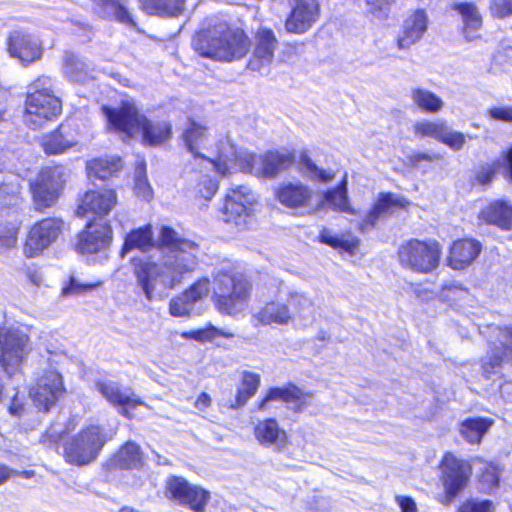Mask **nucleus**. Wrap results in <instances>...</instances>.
<instances>
[{"mask_svg": "<svg viewBox=\"0 0 512 512\" xmlns=\"http://www.w3.org/2000/svg\"><path fill=\"white\" fill-rule=\"evenodd\" d=\"M303 298L296 293L289 295L288 303H282L275 300L267 301L254 315L253 318L257 325H287L293 320L291 308L300 312L303 310Z\"/></svg>", "mask_w": 512, "mask_h": 512, "instance_id": "20", "label": "nucleus"}, {"mask_svg": "<svg viewBox=\"0 0 512 512\" xmlns=\"http://www.w3.org/2000/svg\"><path fill=\"white\" fill-rule=\"evenodd\" d=\"M9 55L18 59L23 65L39 61L43 55V47L39 39L24 31H13L6 39Z\"/></svg>", "mask_w": 512, "mask_h": 512, "instance_id": "24", "label": "nucleus"}, {"mask_svg": "<svg viewBox=\"0 0 512 512\" xmlns=\"http://www.w3.org/2000/svg\"><path fill=\"white\" fill-rule=\"evenodd\" d=\"M211 403H212V399H211L210 395L206 392H201L199 394V396L197 397V399L195 400L194 406L197 409L204 411L205 409H207L208 407L211 406Z\"/></svg>", "mask_w": 512, "mask_h": 512, "instance_id": "64", "label": "nucleus"}, {"mask_svg": "<svg viewBox=\"0 0 512 512\" xmlns=\"http://www.w3.org/2000/svg\"><path fill=\"white\" fill-rule=\"evenodd\" d=\"M324 199L335 211L350 215L356 214V210L349 203L346 180H342L334 188L325 191Z\"/></svg>", "mask_w": 512, "mask_h": 512, "instance_id": "42", "label": "nucleus"}, {"mask_svg": "<svg viewBox=\"0 0 512 512\" xmlns=\"http://www.w3.org/2000/svg\"><path fill=\"white\" fill-rule=\"evenodd\" d=\"M25 403L23 398L20 396V393L17 391L10 399V403L8 405L7 411L13 416L20 418L25 413Z\"/></svg>", "mask_w": 512, "mask_h": 512, "instance_id": "61", "label": "nucleus"}, {"mask_svg": "<svg viewBox=\"0 0 512 512\" xmlns=\"http://www.w3.org/2000/svg\"><path fill=\"white\" fill-rule=\"evenodd\" d=\"M410 97L414 106L427 114H436L444 107V101L440 96L423 87L412 88Z\"/></svg>", "mask_w": 512, "mask_h": 512, "instance_id": "39", "label": "nucleus"}, {"mask_svg": "<svg viewBox=\"0 0 512 512\" xmlns=\"http://www.w3.org/2000/svg\"><path fill=\"white\" fill-rule=\"evenodd\" d=\"M29 338L19 331L0 326V370L8 377L20 372L29 353Z\"/></svg>", "mask_w": 512, "mask_h": 512, "instance_id": "13", "label": "nucleus"}, {"mask_svg": "<svg viewBox=\"0 0 512 512\" xmlns=\"http://www.w3.org/2000/svg\"><path fill=\"white\" fill-rule=\"evenodd\" d=\"M155 249V240L153 233V226L145 224L141 227L131 229L125 236L121 246V255L139 250L141 252H149Z\"/></svg>", "mask_w": 512, "mask_h": 512, "instance_id": "35", "label": "nucleus"}, {"mask_svg": "<svg viewBox=\"0 0 512 512\" xmlns=\"http://www.w3.org/2000/svg\"><path fill=\"white\" fill-rule=\"evenodd\" d=\"M95 386L103 398L128 420L135 417L134 410L146 406L145 401L131 387H122L109 380L97 381Z\"/></svg>", "mask_w": 512, "mask_h": 512, "instance_id": "17", "label": "nucleus"}, {"mask_svg": "<svg viewBox=\"0 0 512 512\" xmlns=\"http://www.w3.org/2000/svg\"><path fill=\"white\" fill-rule=\"evenodd\" d=\"M261 384V376L251 371L241 373L240 382L235 395V407L244 406L258 391Z\"/></svg>", "mask_w": 512, "mask_h": 512, "instance_id": "41", "label": "nucleus"}, {"mask_svg": "<svg viewBox=\"0 0 512 512\" xmlns=\"http://www.w3.org/2000/svg\"><path fill=\"white\" fill-rule=\"evenodd\" d=\"M279 41L271 28L261 26L254 34V47L248 61V68L252 71H261L269 67L275 57Z\"/></svg>", "mask_w": 512, "mask_h": 512, "instance_id": "25", "label": "nucleus"}, {"mask_svg": "<svg viewBox=\"0 0 512 512\" xmlns=\"http://www.w3.org/2000/svg\"><path fill=\"white\" fill-rule=\"evenodd\" d=\"M93 12L101 19H114L129 27H136L129 10L119 0H92Z\"/></svg>", "mask_w": 512, "mask_h": 512, "instance_id": "36", "label": "nucleus"}, {"mask_svg": "<svg viewBox=\"0 0 512 512\" xmlns=\"http://www.w3.org/2000/svg\"><path fill=\"white\" fill-rule=\"evenodd\" d=\"M100 110L106 119V128L124 142L135 139L138 132L141 143L146 147H161L173 138L174 128L169 119L148 118L134 100H121L117 107L102 105Z\"/></svg>", "mask_w": 512, "mask_h": 512, "instance_id": "2", "label": "nucleus"}, {"mask_svg": "<svg viewBox=\"0 0 512 512\" xmlns=\"http://www.w3.org/2000/svg\"><path fill=\"white\" fill-rule=\"evenodd\" d=\"M145 466V455L141 446L135 441L122 443L102 464L105 475L117 471H138Z\"/></svg>", "mask_w": 512, "mask_h": 512, "instance_id": "19", "label": "nucleus"}, {"mask_svg": "<svg viewBox=\"0 0 512 512\" xmlns=\"http://www.w3.org/2000/svg\"><path fill=\"white\" fill-rule=\"evenodd\" d=\"M478 218L486 225L510 231L512 230V204L504 199L493 200L480 210Z\"/></svg>", "mask_w": 512, "mask_h": 512, "instance_id": "32", "label": "nucleus"}, {"mask_svg": "<svg viewBox=\"0 0 512 512\" xmlns=\"http://www.w3.org/2000/svg\"><path fill=\"white\" fill-rule=\"evenodd\" d=\"M185 339H192L199 343L213 342L215 339L223 337L231 339L234 337V333L229 331H223L213 324L208 323L203 328L185 331L181 334Z\"/></svg>", "mask_w": 512, "mask_h": 512, "instance_id": "47", "label": "nucleus"}, {"mask_svg": "<svg viewBox=\"0 0 512 512\" xmlns=\"http://www.w3.org/2000/svg\"><path fill=\"white\" fill-rule=\"evenodd\" d=\"M133 274L148 301L154 297L158 279L163 275L159 263L151 258L135 257L131 260Z\"/></svg>", "mask_w": 512, "mask_h": 512, "instance_id": "30", "label": "nucleus"}, {"mask_svg": "<svg viewBox=\"0 0 512 512\" xmlns=\"http://www.w3.org/2000/svg\"><path fill=\"white\" fill-rule=\"evenodd\" d=\"M438 467L441 471L440 480L444 488L438 501L447 506L468 486L472 466L468 461L459 459L452 452L446 451L439 461Z\"/></svg>", "mask_w": 512, "mask_h": 512, "instance_id": "10", "label": "nucleus"}, {"mask_svg": "<svg viewBox=\"0 0 512 512\" xmlns=\"http://www.w3.org/2000/svg\"><path fill=\"white\" fill-rule=\"evenodd\" d=\"M482 244L474 238L464 237L454 240L446 257V264L453 270H465L479 257Z\"/></svg>", "mask_w": 512, "mask_h": 512, "instance_id": "27", "label": "nucleus"}, {"mask_svg": "<svg viewBox=\"0 0 512 512\" xmlns=\"http://www.w3.org/2000/svg\"><path fill=\"white\" fill-rule=\"evenodd\" d=\"M450 8L461 15L464 31L468 29L479 30L482 27V17L477 10V7L472 2H454Z\"/></svg>", "mask_w": 512, "mask_h": 512, "instance_id": "45", "label": "nucleus"}, {"mask_svg": "<svg viewBox=\"0 0 512 512\" xmlns=\"http://www.w3.org/2000/svg\"><path fill=\"white\" fill-rule=\"evenodd\" d=\"M253 282L243 270L229 266L213 275L212 302L222 315L235 316L251 300Z\"/></svg>", "mask_w": 512, "mask_h": 512, "instance_id": "5", "label": "nucleus"}, {"mask_svg": "<svg viewBox=\"0 0 512 512\" xmlns=\"http://www.w3.org/2000/svg\"><path fill=\"white\" fill-rule=\"evenodd\" d=\"M439 155H431L424 152H417L410 156V162L414 165H417L421 162H431L434 159H439Z\"/></svg>", "mask_w": 512, "mask_h": 512, "instance_id": "63", "label": "nucleus"}, {"mask_svg": "<svg viewBox=\"0 0 512 512\" xmlns=\"http://www.w3.org/2000/svg\"><path fill=\"white\" fill-rule=\"evenodd\" d=\"M21 222L0 223V247L10 249L16 246Z\"/></svg>", "mask_w": 512, "mask_h": 512, "instance_id": "51", "label": "nucleus"}, {"mask_svg": "<svg viewBox=\"0 0 512 512\" xmlns=\"http://www.w3.org/2000/svg\"><path fill=\"white\" fill-rule=\"evenodd\" d=\"M410 202L402 196L392 192H380L365 216L360 220L357 229L366 233L374 229L381 218H385L398 210H406Z\"/></svg>", "mask_w": 512, "mask_h": 512, "instance_id": "18", "label": "nucleus"}, {"mask_svg": "<svg viewBox=\"0 0 512 512\" xmlns=\"http://www.w3.org/2000/svg\"><path fill=\"white\" fill-rule=\"evenodd\" d=\"M253 202L250 193L245 186L229 188L223 198L221 213L226 223L240 225L252 213Z\"/></svg>", "mask_w": 512, "mask_h": 512, "instance_id": "22", "label": "nucleus"}, {"mask_svg": "<svg viewBox=\"0 0 512 512\" xmlns=\"http://www.w3.org/2000/svg\"><path fill=\"white\" fill-rule=\"evenodd\" d=\"M396 257L402 268L418 274H429L440 265L442 246L434 238H410L401 243Z\"/></svg>", "mask_w": 512, "mask_h": 512, "instance_id": "8", "label": "nucleus"}, {"mask_svg": "<svg viewBox=\"0 0 512 512\" xmlns=\"http://www.w3.org/2000/svg\"><path fill=\"white\" fill-rule=\"evenodd\" d=\"M253 434L258 443L264 447L276 446L283 449L290 444L288 433L274 417L259 420L253 428Z\"/></svg>", "mask_w": 512, "mask_h": 512, "instance_id": "31", "label": "nucleus"}, {"mask_svg": "<svg viewBox=\"0 0 512 512\" xmlns=\"http://www.w3.org/2000/svg\"><path fill=\"white\" fill-rule=\"evenodd\" d=\"M401 512H418L415 500L411 496L398 495L395 497Z\"/></svg>", "mask_w": 512, "mask_h": 512, "instance_id": "62", "label": "nucleus"}, {"mask_svg": "<svg viewBox=\"0 0 512 512\" xmlns=\"http://www.w3.org/2000/svg\"><path fill=\"white\" fill-rule=\"evenodd\" d=\"M311 393L301 389L293 382H288L282 387H270L264 396L257 401L255 408L258 411H266L271 401H282L283 403H293L294 413L303 412L310 404Z\"/></svg>", "mask_w": 512, "mask_h": 512, "instance_id": "21", "label": "nucleus"}, {"mask_svg": "<svg viewBox=\"0 0 512 512\" xmlns=\"http://www.w3.org/2000/svg\"><path fill=\"white\" fill-rule=\"evenodd\" d=\"M124 162L118 155H104L86 162L85 169L88 178L107 181L122 171Z\"/></svg>", "mask_w": 512, "mask_h": 512, "instance_id": "33", "label": "nucleus"}, {"mask_svg": "<svg viewBox=\"0 0 512 512\" xmlns=\"http://www.w3.org/2000/svg\"><path fill=\"white\" fill-rule=\"evenodd\" d=\"M413 132L419 138H433L454 151L461 150L466 136L459 131H451L443 121L423 120L414 123Z\"/></svg>", "mask_w": 512, "mask_h": 512, "instance_id": "26", "label": "nucleus"}, {"mask_svg": "<svg viewBox=\"0 0 512 512\" xmlns=\"http://www.w3.org/2000/svg\"><path fill=\"white\" fill-rule=\"evenodd\" d=\"M102 284V281L81 284L74 277H70L63 286L61 294L63 296L81 295L99 288Z\"/></svg>", "mask_w": 512, "mask_h": 512, "instance_id": "55", "label": "nucleus"}, {"mask_svg": "<svg viewBox=\"0 0 512 512\" xmlns=\"http://www.w3.org/2000/svg\"><path fill=\"white\" fill-rule=\"evenodd\" d=\"M70 231V224L60 216H45L28 228L22 243V253L27 259L38 258L56 245Z\"/></svg>", "mask_w": 512, "mask_h": 512, "instance_id": "7", "label": "nucleus"}, {"mask_svg": "<svg viewBox=\"0 0 512 512\" xmlns=\"http://www.w3.org/2000/svg\"><path fill=\"white\" fill-rule=\"evenodd\" d=\"M210 291V279L208 277H200L190 286L182 291L190 302L193 304L205 298Z\"/></svg>", "mask_w": 512, "mask_h": 512, "instance_id": "52", "label": "nucleus"}, {"mask_svg": "<svg viewBox=\"0 0 512 512\" xmlns=\"http://www.w3.org/2000/svg\"><path fill=\"white\" fill-rule=\"evenodd\" d=\"M164 494L168 500L186 507L192 512H206L211 500L209 490L177 475H171L166 479Z\"/></svg>", "mask_w": 512, "mask_h": 512, "instance_id": "12", "label": "nucleus"}, {"mask_svg": "<svg viewBox=\"0 0 512 512\" xmlns=\"http://www.w3.org/2000/svg\"><path fill=\"white\" fill-rule=\"evenodd\" d=\"M395 0H367L369 11L378 16L387 18L390 8Z\"/></svg>", "mask_w": 512, "mask_h": 512, "instance_id": "60", "label": "nucleus"}, {"mask_svg": "<svg viewBox=\"0 0 512 512\" xmlns=\"http://www.w3.org/2000/svg\"><path fill=\"white\" fill-rule=\"evenodd\" d=\"M298 171L308 174L313 180L327 183L334 179V174L319 168L309 156L307 151H301L297 156Z\"/></svg>", "mask_w": 512, "mask_h": 512, "instance_id": "46", "label": "nucleus"}, {"mask_svg": "<svg viewBox=\"0 0 512 512\" xmlns=\"http://www.w3.org/2000/svg\"><path fill=\"white\" fill-rule=\"evenodd\" d=\"M180 245H189L188 239L181 237L171 226L163 225L159 228L158 238L155 241V249L171 253Z\"/></svg>", "mask_w": 512, "mask_h": 512, "instance_id": "44", "label": "nucleus"}, {"mask_svg": "<svg viewBox=\"0 0 512 512\" xmlns=\"http://www.w3.org/2000/svg\"><path fill=\"white\" fill-rule=\"evenodd\" d=\"M428 28V16L424 9H416L408 15L396 37L399 50H407L419 42Z\"/></svg>", "mask_w": 512, "mask_h": 512, "instance_id": "28", "label": "nucleus"}, {"mask_svg": "<svg viewBox=\"0 0 512 512\" xmlns=\"http://www.w3.org/2000/svg\"><path fill=\"white\" fill-rule=\"evenodd\" d=\"M219 189V181L209 175H205L195 186V198L199 201H210Z\"/></svg>", "mask_w": 512, "mask_h": 512, "instance_id": "50", "label": "nucleus"}, {"mask_svg": "<svg viewBox=\"0 0 512 512\" xmlns=\"http://www.w3.org/2000/svg\"><path fill=\"white\" fill-rule=\"evenodd\" d=\"M115 188L98 187L79 193L75 208L78 218L105 219L118 205Z\"/></svg>", "mask_w": 512, "mask_h": 512, "instance_id": "14", "label": "nucleus"}, {"mask_svg": "<svg viewBox=\"0 0 512 512\" xmlns=\"http://www.w3.org/2000/svg\"><path fill=\"white\" fill-rule=\"evenodd\" d=\"M181 146L195 161L208 163L221 177L235 172H251L255 163L252 154H240L236 147L227 140L215 142V151L211 156L206 152L212 146L213 137L210 128L204 122L188 118L180 133Z\"/></svg>", "mask_w": 512, "mask_h": 512, "instance_id": "1", "label": "nucleus"}, {"mask_svg": "<svg viewBox=\"0 0 512 512\" xmlns=\"http://www.w3.org/2000/svg\"><path fill=\"white\" fill-rule=\"evenodd\" d=\"M499 170L500 160H493L489 163L479 165L471 177V185L483 188L489 187L497 178Z\"/></svg>", "mask_w": 512, "mask_h": 512, "instance_id": "48", "label": "nucleus"}, {"mask_svg": "<svg viewBox=\"0 0 512 512\" xmlns=\"http://www.w3.org/2000/svg\"><path fill=\"white\" fill-rule=\"evenodd\" d=\"M23 101L24 124L39 130L55 122L63 113V101L56 94L48 76H38L29 85Z\"/></svg>", "mask_w": 512, "mask_h": 512, "instance_id": "6", "label": "nucleus"}, {"mask_svg": "<svg viewBox=\"0 0 512 512\" xmlns=\"http://www.w3.org/2000/svg\"><path fill=\"white\" fill-rule=\"evenodd\" d=\"M500 169L503 178L512 184V144L501 153Z\"/></svg>", "mask_w": 512, "mask_h": 512, "instance_id": "58", "label": "nucleus"}, {"mask_svg": "<svg viewBox=\"0 0 512 512\" xmlns=\"http://www.w3.org/2000/svg\"><path fill=\"white\" fill-rule=\"evenodd\" d=\"M489 10L493 18H508L512 16V0H491Z\"/></svg>", "mask_w": 512, "mask_h": 512, "instance_id": "57", "label": "nucleus"}, {"mask_svg": "<svg viewBox=\"0 0 512 512\" xmlns=\"http://www.w3.org/2000/svg\"><path fill=\"white\" fill-rule=\"evenodd\" d=\"M77 421L69 418L62 431L49 426L42 433L40 443L47 448H56L62 445V457L72 466L84 467L92 464L100 456L109 437L105 427L98 423H89L77 433L68 437L75 430Z\"/></svg>", "mask_w": 512, "mask_h": 512, "instance_id": "3", "label": "nucleus"}, {"mask_svg": "<svg viewBox=\"0 0 512 512\" xmlns=\"http://www.w3.org/2000/svg\"><path fill=\"white\" fill-rule=\"evenodd\" d=\"M194 304L181 292L169 301V314L173 317H189Z\"/></svg>", "mask_w": 512, "mask_h": 512, "instance_id": "54", "label": "nucleus"}, {"mask_svg": "<svg viewBox=\"0 0 512 512\" xmlns=\"http://www.w3.org/2000/svg\"><path fill=\"white\" fill-rule=\"evenodd\" d=\"M113 241V228L106 219H89L77 233L73 249L81 255L98 254Z\"/></svg>", "mask_w": 512, "mask_h": 512, "instance_id": "15", "label": "nucleus"}, {"mask_svg": "<svg viewBox=\"0 0 512 512\" xmlns=\"http://www.w3.org/2000/svg\"><path fill=\"white\" fill-rule=\"evenodd\" d=\"M313 190L301 182H284L274 191L275 199L284 207L302 209L311 206Z\"/></svg>", "mask_w": 512, "mask_h": 512, "instance_id": "29", "label": "nucleus"}, {"mask_svg": "<svg viewBox=\"0 0 512 512\" xmlns=\"http://www.w3.org/2000/svg\"><path fill=\"white\" fill-rule=\"evenodd\" d=\"M189 245H180L177 249L169 253L173 259V270L179 274L193 272L198 263L199 245L188 239Z\"/></svg>", "mask_w": 512, "mask_h": 512, "instance_id": "38", "label": "nucleus"}, {"mask_svg": "<svg viewBox=\"0 0 512 512\" xmlns=\"http://www.w3.org/2000/svg\"><path fill=\"white\" fill-rule=\"evenodd\" d=\"M493 424L494 420L489 417H468L459 423L458 430L468 444L479 445Z\"/></svg>", "mask_w": 512, "mask_h": 512, "instance_id": "37", "label": "nucleus"}, {"mask_svg": "<svg viewBox=\"0 0 512 512\" xmlns=\"http://www.w3.org/2000/svg\"><path fill=\"white\" fill-rule=\"evenodd\" d=\"M289 12L284 21L288 34L302 35L310 31L321 19L319 0H290Z\"/></svg>", "mask_w": 512, "mask_h": 512, "instance_id": "16", "label": "nucleus"}, {"mask_svg": "<svg viewBox=\"0 0 512 512\" xmlns=\"http://www.w3.org/2000/svg\"><path fill=\"white\" fill-rule=\"evenodd\" d=\"M253 155V153H251ZM255 164L259 163V168L255 172L258 177L265 179H274L280 173L290 170L297 162V154L295 150H267L259 157L255 154Z\"/></svg>", "mask_w": 512, "mask_h": 512, "instance_id": "23", "label": "nucleus"}, {"mask_svg": "<svg viewBox=\"0 0 512 512\" xmlns=\"http://www.w3.org/2000/svg\"><path fill=\"white\" fill-rule=\"evenodd\" d=\"M66 394L64 377L56 369L44 370L35 378L28 390L32 404L43 413H48L65 398Z\"/></svg>", "mask_w": 512, "mask_h": 512, "instance_id": "11", "label": "nucleus"}, {"mask_svg": "<svg viewBox=\"0 0 512 512\" xmlns=\"http://www.w3.org/2000/svg\"><path fill=\"white\" fill-rule=\"evenodd\" d=\"M22 201L20 186L13 183H0V213L18 208Z\"/></svg>", "mask_w": 512, "mask_h": 512, "instance_id": "49", "label": "nucleus"}, {"mask_svg": "<svg viewBox=\"0 0 512 512\" xmlns=\"http://www.w3.org/2000/svg\"><path fill=\"white\" fill-rule=\"evenodd\" d=\"M487 116L495 121L512 123V106H494L487 110Z\"/></svg>", "mask_w": 512, "mask_h": 512, "instance_id": "59", "label": "nucleus"}, {"mask_svg": "<svg viewBox=\"0 0 512 512\" xmlns=\"http://www.w3.org/2000/svg\"><path fill=\"white\" fill-rule=\"evenodd\" d=\"M320 243L325 244L340 253H347L353 255L360 247L361 241L355 236L344 239L332 235L328 229H322L318 235Z\"/></svg>", "mask_w": 512, "mask_h": 512, "instance_id": "43", "label": "nucleus"}, {"mask_svg": "<svg viewBox=\"0 0 512 512\" xmlns=\"http://www.w3.org/2000/svg\"><path fill=\"white\" fill-rule=\"evenodd\" d=\"M134 189L137 194L148 196L151 194V187L147 179V164L145 159H141L135 164Z\"/></svg>", "mask_w": 512, "mask_h": 512, "instance_id": "53", "label": "nucleus"}, {"mask_svg": "<svg viewBox=\"0 0 512 512\" xmlns=\"http://www.w3.org/2000/svg\"><path fill=\"white\" fill-rule=\"evenodd\" d=\"M63 167L60 164L43 167L29 183L33 209L44 213L56 206L63 191Z\"/></svg>", "mask_w": 512, "mask_h": 512, "instance_id": "9", "label": "nucleus"}, {"mask_svg": "<svg viewBox=\"0 0 512 512\" xmlns=\"http://www.w3.org/2000/svg\"><path fill=\"white\" fill-rule=\"evenodd\" d=\"M68 127V124L61 122L41 137L40 146L47 156L63 154L76 145L75 139L67 130Z\"/></svg>", "mask_w": 512, "mask_h": 512, "instance_id": "34", "label": "nucleus"}, {"mask_svg": "<svg viewBox=\"0 0 512 512\" xmlns=\"http://www.w3.org/2000/svg\"><path fill=\"white\" fill-rule=\"evenodd\" d=\"M191 45L202 58L217 62H233L248 54L251 41L241 27L220 21L197 31L192 37Z\"/></svg>", "mask_w": 512, "mask_h": 512, "instance_id": "4", "label": "nucleus"}, {"mask_svg": "<svg viewBox=\"0 0 512 512\" xmlns=\"http://www.w3.org/2000/svg\"><path fill=\"white\" fill-rule=\"evenodd\" d=\"M495 505L492 500H475V499H467L463 501L457 512H495Z\"/></svg>", "mask_w": 512, "mask_h": 512, "instance_id": "56", "label": "nucleus"}, {"mask_svg": "<svg viewBox=\"0 0 512 512\" xmlns=\"http://www.w3.org/2000/svg\"><path fill=\"white\" fill-rule=\"evenodd\" d=\"M186 0H140L141 9L149 15L178 16Z\"/></svg>", "mask_w": 512, "mask_h": 512, "instance_id": "40", "label": "nucleus"}]
</instances>
